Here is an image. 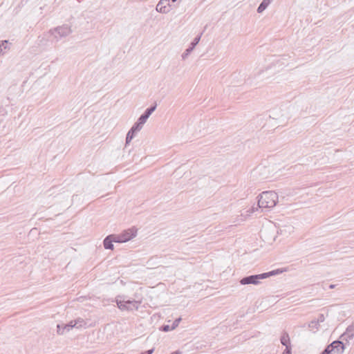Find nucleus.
<instances>
[{"instance_id": "obj_1", "label": "nucleus", "mask_w": 354, "mask_h": 354, "mask_svg": "<svg viewBox=\"0 0 354 354\" xmlns=\"http://www.w3.org/2000/svg\"><path fill=\"white\" fill-rule=\"evenodd\" d=\"M116 303L121 310L131 311L138 310L141 304V301L126 299L125 296H118Z\"/></svg>"}, {"instance_id": "obj_33", "label": "nucleus", "mask_w": 354, "mask_h": 354, "mask_svg": "<svg viewBox=\"0 0 354 354\" xmlns=\"http://www.w3.org/2000/svg\"><path fill=\"white\" fill-rule=\"evenodd\" d=\"M178 0H169V3L172 4L173 3L176 2Z\"/></svg>"}, {"instance_id": "obj_28", "label": "nucleus", "mask_w": 354, "mask_h": 354, "mask_svg": "<svg viewBox=\"0 0 354 354\" xmlns=\"http://www.w3.org/2000/svg\"><path fill=\"white\" fill-rule=\"evenodd\" d=\"M282 354H292L291 353V346H288L286 347V349L284 350V351L283 352Z\"/></svg>"}, {"instance_id": "obj_8", "label": "nucleus", "mask_w": 354, "mask_h": 354, "mask_svg": "<svg viewBox=\"0 0 354 354\" xmlns=\"http://www.w3.org/2000/svg\"><path fill=\"white\" fill-rule=\"evenodd\" d=\"M142 127L139 125V124L134 123L131 127L130 130L128 131L126 136V145L129 144L133 138L136 136L138 132H139L142 129Z\"/></svg>"}, {"instance_id": "obj_9", "label": "nucleus", "mask_w": 354, "mask_h": 354, "mask_svg": "<svg viewBox=\"0 0 354 354\" xmlns=\"http://www.w3.org/2000/svg\"><path fill=\"white\" fill-rule=\"evenodd\" d=\"M202 35L203 32L196 36L191 42L189 48H187L181 55L183 59H185L188 57V55L192 52V50L195 48L196 46L199 43Z\"/></svg>"}, {"instance_id": "obj_21", "label": "nucleus", "mask_w": 354, "mask_h": 354, "mask_svg": "<svg viewBox=\"0 0 354 354\" xmlns=\"http://www.w3.org/2000/svg\"><path fill=\"white\" fill-rule=\"evenodd\" d=\"M265 10H266V0H263L257 8V12L259 13H261L263 11H264Z\"/></svg>"}, {"instance_id": "obj_3", "label": "nucleus", "mask_w": 354, "mask_h": 354, "mask_svg": "<svg viewBox=\"0 0 354 354\" xmlns=\"http://www.w3.org/2000/svg\"><path fill=\"white\" fill-rule=\"evenodd\" d=\"M71 32L72 30L71 29V27L68 25L58 26L50 30V34L54 35L57 40L62 37L68 36L69 34L71 33Z\"/></svg>"}, {"instance_id": "obj_34", "label": "nucleus", "mask_w": 354, "mask_h": 354, "mask_svg": "<svg viewBox=\"0 0 354 354\" xmlns=\"http://www.w3.org/2000/svg\"><path fill=\"white\" fill-rule=\"evenodd\" d=\"M335 285H334V284H331V285H330L329 288H330V289H333V288H335Z\"/></svg>"}, {"instance_id": "obj_10", "label": "nucleus", "mask_w": 354, "mask_h": 354, "mask_svg": "<svg viewBox=\"0 0 354 354\" xmlns=\"http://www.w3.org/2000/svg\"><path fill=\"white\" fill-rule=\"evenodd\" d=\"M83 323H84V319L80 318L76 320L71 321L68 324H63V328L66 333V332H68L69 330H71L73 328H78L79 327L82 326Z\"/></svg>"}, {"instance_id": "obj_12", "label": "nucleus", "mask_w": 354, "mask_h": 354, "mask_svg": "<svg viewBox=\"0 0 354 354\" xmlns=\"http://www.w3.org/2000/svg\"><path fill=\"white\" fill-rule=\"evenodd\" d=\"M120 235L122 236V239H124V238L126 239L127 242L136 236V230H134L133 229H129L127 230H124L120 234Z\"/></svg>"}, {"instance_id": "obj_16", "label": "nucleus", "mask_w": 354, "mask_h": 354, "mask_svg": "<svg viewBox=\"0 0 354 354\" xmlns=\"http://www.w3.org/2000/svg\"><path fill=\"white\" fill-rule=\"evenodd\" d=\"M111 237V239L115 243H125L127 242V239L124 238L122 239V236L120 234H110L109 235Z\"/></svg>"}, {"instance_id": "obj_29", "label": "nucleus", "mask_w": 354, "mask_h": 354, "mask_svg": "<svg viewBox=\"0 0 354 354\" xmlns=\"http://www.w3.org/2000/svg\"><path fill=\"white\" fill-rule=\"evenodd\" d=\"M324 320H325V317H324V315L323 314H320L319 315L318 319H317V321L319 322V324L321 322H324Z\"/></svg>"}, {"instance_id": "obj_5", "label": "nucleus", "mask_w": 354, "mask_h": 354, "mask_svg": "<svg viewBox=\"0 0 354 354\" xmlns=\"http://www.w3.org/2000/svg\"><path fill=\"white\" fill-rule=\"evenodd\" d=\"M270 113L269 122L270 123V128L274 129L275 127L278 126L277 120L282 115L281 110L280 108H276L273 110H270Z\"/></svg>"}, {"instance_id": "obj_23", "label": "nucleus", "mask_w": 354, "mask_h": 354, "mask_svg": "<svg viewBox=\"0 0 354 354\" xmlns=\"http://www.w3.org/2000/svg\"><path fill=\"white\" fill-rule=\"evenodd\" d=\"M0 47H2L3 51L6 52V50L10 48L9 46H8V40L2 41L0 43Z\"/></svg>"}, {"instance_id": "obj_6", "label": "nucleus", "mask_w": 354, "mask_h": 354, "mask_svg": "<svg viewBox=\"0 0 354 354\" xmlns=\"http://www.w3.org/2000/svg\"><path fill=\"white\" fill-rule=\"evenodd\" d=\"M175 6L169 3V0H160L156 5V10L157 12L162 14L169 12Z\"/></svg>"}, {"instance_id": "obj_15", "label": "nucleus", "mask_w": 354, "mask_h": 354, "mask_svg": "<svg viewBox=\"0 0 354 354\" xmlns=\"http://www.w3.org/2000/svg\"><path fill=\"white\" fill-rule=\"evenodd\" d=\"M286 270H287L286 268H277V269L267 272V278L281 274V273L286 272Z\"/></svg>"}, {"instance_id": "obj_2", "label": "nucleus", "mask_w": 354, "mask_h": 354, "mask_svg": "<svg viewBox=\"0 0 354 354\" xmlns=\"http://www.w3.org/2000/svg\"><path fill=\"white\" fill-rule=\"evenodd\" d=\"M345 349V345L342 341L335 340L328 344L321 354H330L332 352L342 354Z\"/></svg>"}, {"instance_id": "obj_27", "label": "nucleus", "mask_w": 354, "mask_h": 354, "mask_svg": "<svg viewBox=\"0 0 354 354\" xmlns=\"http://www.w3.org/2000/svg\"><path fill=\"white\" fill-rule=\"evenodd\" d=\"M258 207H252L249 210L246 211L247 214L245 216H250V214L253 213L255 210H257Z\"/></svg>"}, {"instance_id": "obj_26", "label": "nucleus", "mask_w": 354, "mask_h": 354, "mask_svg": "<svg viewBox=\"0 0 354 354\" xmlns=\"http://www.w3.org/2000/svg\"><path fill=\"white\" fill-rule=\"evenodd\" d=\"M160 330L164 332H168L172 329H171V326H170L169 325H163L161 326Z\"/></svg>"}, {"instance_id": "obj_36", "label": "nucleus", "mask_w": 354, "mask_h": 354, "mask_svg": "<svg viewBox=\"0 0 354 354\" xmlns=\"http://www.w3.org/2000/svg\"><path fill=\"white\" fill-rule=\"evenodd\" d=\"M275 238H276V236H273V241H274V240H275Z\"/></svg>"}, {"instance_id": "obj_4", "label": "nucleus", "mask_w": 354, "mask_h": 354, "mask_svg": "<svg viewBox=\"0 0 354 354\" xmlns=\"http://www.w3.org/2000/svg\"><path fill=\"white\" fill-rule=\"evenodd\" d=\"M266 279V272H263L259 274H253L243 277L240 280L241 285L253 284L257 285L260 283V280Z\"/></svg>"}, {"instance_id": "obj_19", "label": "nucleus", "mask_w": 354, "mask_h": 354, "mask_svg": "<svg viewBox=\"0 0 354 354\" xmlns=\"http://www.w3.org/2000/svg\"><path fill=\"white\" fill-rule=\"evenodd\" d=\"M149 118L148 116H146L145 114L142 113L138 119V120L136 122V123L139 124L141 127H143L144 124L147 122V119Z\"/></svg>"}, {"instance_id": "obj_17", "label": "nucleus", "mask_w": 354, "mask_h": 354, "mask_svg": "<svg viewBox=\"0 0 354 354\" xmlns=\"http://www.w3.org/2000/svg\"><path fill=\"white\" fill-rule=\"evenodd\" d=\"M156 107H157V104H156V102H155L154 104H153L150 107L147 108L143 113L145 114L146 116H148L149 118V116L151 115V113L156 109Z\"/></svg>"}, {"instance_id": "obj_30", "label": "nucleus", "mask_w": 354, "mask_h": 354, "mask_svg": "<svg viewBox=\"0 0 354 354\" xmlns=\"http://www.w3.org/2000/svg\"><path fill=\"white\" fill-rule=\"evenodd\" d=\"M154 351V348H151V349H149V350H147L145 352H142L141 354H152Z\"/></svg>"}, {"instance_id": "obj_32", "label": "nucleus", "mask_w": 354, "mask_h": 354, "mask_svg": "<svg viewBox=\"0 0 354 354\" xmlns=\"http://www.w3.org/2000/svg\"><path fill=\"white\" fill-rule=\"evenodd\" d=\"M5 51H3L2 47H0V54H4Z\"/></svg>"}, {"instance_id": "obj_35", "label": "nucleus", "mask_w": 354, "mask_h": 354, "mask_svg": "<svg viewBox=\"0 0 354 354\" xmlns=\"http://www.w3.org/2000/svg\"><path fill=\"white\" fill-rule=\"evenodd\" d=\"M272 0H267V6L270 4Z\"/></svg>"}, {"instance_id": "obj_18", "label": "nucleus", "mask_w": 354, "mask_h": 354, "mask_svg": "<svg viewBox=\"0 0 354 354\" xmlns=\"http://www.w3.org/2000/svg\"><path fill=\"white\" fill-rule=\"evenodd\" d=\"M319 324V322L316 320H313L309 323L308 327L310 328L311 330H313L315 333L318 330Z\"/></svg>"}, {"instance_id": "obj_22", "label": "nucleus", "mask_w": 354, "mask_h": 354, "mask_svg": "<svg viewBox=\"0 0 354 354\" xmlns=\"http://www.w3.org/2000/svg\"><path fill=\"white\" fill-rule=\"evenodd\" d=\"M267 230L269 232H274L275 226L271 221H269L268 222H267Z\"/></svg>"}, {"instance_id": "obj_20", "label": "nucleus", "mask_w": 354, "mask_h": 354, "mask_svg": "<svg viewBox=\"0 0 354 354\" xmlns=\"http://www.w3.org/2000/svg\"><path fill=\"white\" fill-rule=\"evenodd\" d=\"M266 194V192H263L258 196V197H259V199L258 201L257 206H258L259 208H261V209H262L263 207H266V206L264 205V201L262 200L263 194Z\"/></svg>"}, {"instance_id": "obj_7", "label": "nucleus", "mask_w": 354, "mask_h": 354, "mask_svg": "<svg viewBox=\"0 0 354 354\" xmlns=\"http://www.w3.org/2000/svg\"><path fill=\"white\" fill-rule=\"evenodd\" d=\"M279 196L274 191H267V209L276 206Z\"/></svg>"}, {"instance_id": "obj_14", "label": "nucleus", "mask_w": 354, "mask_h": 354, "mask_svg": "<svg viewBox=\"0 0 354 354\" xmlns=\"http://www.w3.org/2000/svg\"><path fill=\"white\" fill-rule=\"evenodd\" d=\"M281 343L285 346L286 347L288 346H290V337H289V335L288 333H285L282 335V336L281 337Z\"/></svg>"}, {"instance_id": "obj_13", "label": "nucleus", "mask_w": 354, "mask_h": 354, "mask_svg": "<svg viewBox=\"0 0 354 354\" xmlns=\"http://www.w3.org/2000/svg\"><path fill=\"white\" fill-rule=\"evenodd\" d=\"M113 241L111 239V237L107 236L103 241V245L105 249L106 250H113Z\"/></svg>"}, {"instance_id": "obj_25", "label": "nucleus", "mask_w": 354, "mask_h": 354, "mask_svg": "<svg viewBox=\"0 0 354 354\" xmlns=\"http://www.w3.org/2000/svg\"><path fill=\"white\" fill-rule=\"evenodd\" d=\"M180 321H181L180 317L176 319L172 324L171 329H175L178 326Z\"/></svg>"}, {"instance_id": "obj_11", "label": "nucleus", "mask_w": 354, "mask_h": 354, "mask_svg": "<svg viewBox=\"0 0 354 354\" xmlns=\"http://www.w3.org/2000/svg\"><path fill=\"white\" fill-rule=\"evenodd\" d=\"M354 337V323L348 326L346 331L340 336L343 341H348Z\"/></svg>"}, {"instance_id": "obj_31", "label": "nucleus", "mask_w": 354, "mask_h": 354, "mask_svg": "<svg viewBox=\"0 0 354 354\" xmlns=\"http://www.w3.org/2000/svg\"><path fill=\"white\" fill-rule=\"evenodd\" d=\"M182 353L179 351H174V352H172L171 354H181Z\"/></svg>"}, {"instance_id": "obj_24", "label": "nucleus", "mask_w": 354, "mask_h": 354, "mask_svg": "<svg viewBox=\"0 0 354 354\" xmlns=\"http://www.w3.org/2000/svg\"><path fill=\"white\" fill-rule=\"evenodd\" d=\"M57 332L59 335H63L65 333V330L63 328V324H57Z\"/></svg>"}]
</instances>
